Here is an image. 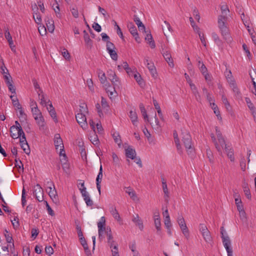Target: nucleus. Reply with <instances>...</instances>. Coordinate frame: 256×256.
I'll return each instance as SVG.
<instances>
[{
  "mask_svg": "<svg viewBox=\"0 0 256 256\" xmlns=\"http://www.w3.org/2000/svg\"><path fill=\"white\" fill-rule=\"evenodd\" d=\"M215 129L216 138L214 134H210V137L219 154L222 155V150L224 148L225 150L226 147H228V146L226 145L225 140L218 127L216 126Z\"/></svg>",
  "mask_w": 256,
  "mask_h": 256,
  "instance_id": "1",
  "label": "nucleus"
},
{
  "mask_svg": "<svg viewBox=\"0 0 256 256\" xmlns=\"http://www.w3.org/2000/svg\"><path fill=\"white\" fill-rule=\"evenodd\" d=\"M182 140L186 150L188 154H192L194 151L192 144V138L189 132L186 130H182Z\"/></svg>",
  "mask_w": 256,
  "mask_h": 256,
  "instance_id": "2",
  "label": "nucleus"
},
{
  "mask_svg": "<svg viewBox=\"0 0 256 256\" xmlns=\"http://www.w3.org/2000/svg\"><path fill=\"white\" fill-rule=\"evenodd\" d=\"M220 233L222 244L228 254V256H232V249L231 246V242L229 236L224 227L220 228Z\"/></svg>",
  "mask_w": 256,
  "mask_h": 256,
  "instance_id": "3",
  "label": "nucleus"
},
{
  "mask_svg": "<svg viewBox=\"0 0 256 256\" xmlns=\"http://www.w3.org/2000/svg\"><path fill=\"white\" fill-rule=\"evenodd\" d=\"M227 17L225 16H220L218 18V26L221 32V34L224 38H229V30L226 25Z\"/></svg>",
  "mask_w": 256,
  "mask_h": 256,
  "instance_id": "4",
  "label": "nucleus"
},
{
  "mask_svg": "<svg viewBox=\"0 0 256 256\" xmlns=\"http://www.w3.org/2000/svg\"><path fill=\"white\" fill-rule=\"evenodd\" d=\"M54 144L56 149L60 150V155L66 156L63 142L59 134H56L54 136Z\"/></svg>",
  "mask_w": 256,
  "mask_h": 256,
  "instance_id": "5",
  "label": "nucleus"
},
{
  "mask_svg": "<svg viewBox=\"0 0 256 256\" xmlns=\"http://www.w3.org/2000/svg\"><path fill=\"white\" fill-rule=\"evenodd\" d=\"M199 230L200 232L204 239L206 242H210L212 241V238L210 233L204 224H200Z\"/></svg>",
  "mask_w": 256,
  "mask_h": 256,
  "instance_id": "6",
  "label": "nucleus"
},
{
  "mask_svg": "<svg viewBox=\"0 0 256 256\" xmlns=\"http://www.w3.org/2000/svg\"><path fill=\"white\" fill-rule=\"evenodd\" d=\"M10 132L11 136L14 139L20 138L24 134L20 126H12L10 128Z\"/></svg>",
  "mask_w": 256,
  "mask_h": 256,
  "instance_id": "7",
  "label": "nucleus"
},
{
  "mask_svg": "<svg viewBox=\"0 0 256 256\" xmlns=\"http://www.w3.org/2000/svg\"><path fill=\"white\" fill-rule=\"evenodd\" d=\"M98 237L100 240L102 239L104 232L106 230V219L104 216L101 217L98 223Z\"/></svg>",
  "mask_w": 256,
  "mask_h": 256,
  "instance_id": "8",
  "label": "nucleus"
},
{
  "mask_svg": "<svg viewBox=\"0 0 256 256\" xmlns=\"http://www.w3.org/2000/svg\"><path fill=\"white\" fill-rule=\"evenodd\" d=\"M33 194L38 202H41L44 200L43 190L39 184H37L34 186Z\"/></svg>",
  "mask_w": 256,
  "mask_h": 256,
  "instance_id": "9",
  "label": "nucleus"
},
{
  "mask_svg": "<svg viewBox=\"0 0 256 256\" xmlns=\"http://www.w3.org/2000/svg\"><path fill=\"white\" fill-rule=\"evenodd\" d=\"M107 74L109 80L111 81L114 86L119 87L120 85V82L115 72L112 70H109L107 72Z\"/></svg>",
  "mask_w": 256,
  "mask_h": 256,
  "instance_id": "10",
  "label": "nucleus"
},
{
  "mask_svg": "<svg viewBox=\"0 0 256 256\" xmlns=\"http://www.w3.org/2000/svg\"><path fill=\"white\" fill-rule=\"evenodd\" d=\"M76 118L77 122L82 129L86 130L88 128L86 118L84 114L81 112L78 113L76 116Z\"/></svg>",
  "mask_w": 256,
  "mask_h": 256,
  "instance_id": "11",
  "label": "nucleus"
},
{
  "mask_svg": "<svg viewBox=\"0 0 256 256\" xmlns=\"http://www.w3.org/2000/svg\"><path fill=\"white\" fill-rule=\"evenodd\" d=\"M144 64H146L150 72L152 77H156L157 76L156 68L154 66V62L150 60L148 58H146L144 60Z\"/></svg>",
  "mask_w": 256,
  "mask_h": 256,
  "instance_id": "12",
  "label": "nucleus"
},
{
  "mask_svg": "<svg viewBox=\"0 0 256 256\" xmlns=\"http://www.w3.org/2000/svg\"><path fill=\"white\" fill-rule=\"evenodd\" d=\"M128 28L130 33L134 38L135 40L138 43L140 42V38L138 36V31L136 27L134 26L133 23L130 22L128 24Z\"/></svg>",
  "mask_w": 256,
  "mask_h": 256,
  "instance_id": "13",
  "label": "nucleus"
},
{
  "mask_svg": "<svg viewBox=\"0 0 256 256\" xmlns=\"http://www.w3.org/2000/svg\"><path fill=\"white\" fill-rule=\"evenodd\" d=\"M48 184L49 185L48 186V189L49 190L48 192L49 196L52 200H57V194L54 184L51 181L48 182Z\"/></svg>",
  "mask_w": 256,
  "mask_h": 256,
  "instance_id": "14",
  "label": "nucleus"
},
{
  "mask_svg": "<svg viewBox=\"0 0 256 256\" xmlns=\"http://www.w3.org/2000/svg\"><path fill=\"white\" fill-rule=\"evenodd\" d=\"M34 120H36L37 124L39 126L40 130L44 131L46 130V123L43 116L41 115L40 116H38V117L36 116V118H35Z\"/></svg>",
  "mask_w": 256,
  "mask_h": 256,
  "instance_id": "15",
  "label": "nucleus"
},
{
  "mask_svg": "<svg viewBox=\"0 0 256 256\" xmlns=\"http://www.w3.org/2000/svg\"><path fill=\"white\" fill-rule=\"evenodd\" d=\"M102 166L100 165L99 172L96 178V188L100 194V183L102 178Z\"/></svg>",
  "mask_w": 256,
  "mask_h": 256,
  "instance_id": "16",
  "label": "nucleus"
},
{
  "mask_svg": "<svg viewBox=\"0 0 256 256\" xmlns=\"http://www.w3.org/2000/svg\"><path fill=\"white\" fill-rule=\"evenodd\" d=\"M37 94L38 95V98L40 100V104L44 106H47V103L50 102V100L47 101V99L45 98V95L42 90L37 91Z\"/></svg>",
  "mask_w": 256,
  "mask_h": 256,
  "instance_id": "17",
  "label": "nucleus"
},
{
  "mask_svg": "<svg viewBox=\"0 0 256 256\" xmlns=\"http://www.w3.org/2000/svg\"><path fill=\"white\" fill-rule=\"evenodd\" d=\"M162 55L169 66L171 68L174 67V63L170 53L168 51H166L163 52Z\"/></svg>",
  "mask_w": 256,
  "mask_h": 256,
  "instance_id": "18",
  "label": "nucleus"
},
{
  "mask_svg": "<svg viewBox=\"0 0 256 256\" xmlns=\"http://www.w3.org/2000/svg\"><path fill=\"white\" fill-rule=\"evenodd\" d=\"M126 156L128 158L132 160H134L136 158V150L133 149L131 146H128L125 150Z\"/></svg>",
  "mask_w": 256,
  "mask_h": 256,
  "instance_id": "19",
  "label": "nucleus"
},
{
  "mask_svg": "<svg viewBox=\"0 0 256 256\" xmlns=\"http://www.w3.org/2000/svg\"><path fill=\"white\" fill-rule=\"evenodd\" d=\"M82 195L86 204V206H92L93 205V201L90 199L88 192L84 190V191L82 192Z\"/></svg>",
  "mask_w": 256,
  "mask_h": 256,
  "instance_id": "20",
  "label": "nucleus"
},
{
  "mask_svg": "<svg viewBox=\"0 0 256 256\" xmlns=\"http://www.w3.org/2000/svg\"><path fill=\"white\" fill-rule=\"evenodd\" d=\"M106 90L110 98L117 96V92L115 90V86L112 87L110 84H108V86L106 88Z\"/></svg>",
  "mask_w": 256,
  "mask_h": 256,
  "instance_id": "21",
  "label": "nucleus"
},
{
  "mask_svg": "<svg viewBox=\"0 0 256 256\" xmlns=\"http://www.w3.org/2000/svg\"><path fill=\"white\" fill-rule=\"evenodd\" d=\"M154 226L157 230V232H160L161 230V222L159 214L158 212L154 214Z\"/></svg>",
  "mask_w": 256,
  "mask_h": 256,
  "instance_id": "22",
  "label": "nucleus"
},
{
  "mask_svg": "<svg viewBox=\"0 0 256 256\" xmlns=\"http://www.w3.org/2000/svg\"><path fill=\"white\" fill-rule=\"evenodd\" d=\"M128 116H129L132 124L135 126H137L138 117V115H137L136 111L135 110H130L129 114H128Z\"/></svg>",
  "mask_w": 256,
  "mask_h": 256,
  "instance_id": "23",
  "label": "nucleus"
},
{
  "mask_svg": "<svg viewBox=\"0 0 256 256\" xmlns=\"http://www.w3.org/2000/svg\"><path fill=\"white\" fill-rule=\"evenodd\" d=\"M230 84V88L232 89L234 93V94L236 98H241V93L238 88L236 82H232Z\"/></svg>",
  "mask_w": 256,
  "mask_h": 256,
  "instance_id": "24",
  "label": "nucleus"
},
{
  "mask_svg": "<svg viewBox=\"0 0 256 256\" xmlns=\"http://www.w3.org/2000/svg\"><path fill=\"white\" fill-rule=\"evenodd\" d=\"M132 221L137 226L140 230H142L144 228L143 223L142 220L138 214L133 216Z\"/></svg>",
  "mask_w": 256,
  "mask_h": 256,
  "instance_id": "25",
  "label": "nucleus"
},
{
  "mask_svg": "<svg viewBox=\"0 0 256 256\" xmlns=\"http://www.w3.org/2000/svg\"><path fill=\"white\" fill-rule=\"evenodd\" d=\"M104 234H106L107 236L108 242L110 244V247L112 248V244H113L114 242L113 240L112 230L110 227H106V230L104 232Z\"/></svg>",
  "mask_w": 256,
  "mask_h": 256,
  "instance_id": "26",
  "label": "nucleus"
},
{
  "mask_svg": "<svg viewBox=\"0 0 256 256\" xmlns=\"http://www.w3.org/2000/svg\"><path fill=\"white\" fill-rule=\"evenodd\" d=\"M225 150L228 158H230V161L234 162L235 160V158L232 148L230 146H228V147H226Z\"/></svg>",
  "mask_w": 256,
  "mask_h": 256,
  "instance_id": "27",
  "label": "nucleus"
},
{
  "mask_svg": "<svg viewBox=\"0 0 256 256\" xmlns=\"http://www.w3.org/2000/svg\"><path fill=\"white\" fill-rule=\"evenodd\" d=\"M190 88H191V90H192L193 94L196 96V98L198 101L200 100V95L199 92H198V90H197V88L194 84L192 82L188 84Z\"/></svg>",
  "mask_w": 256,
  "mask_h": 256,
  "instance_id": "28",
  "label": "nucleus"
},
{
  "mask_svg": "<svg viewBox=\"0 0 256 256\" xmlns=\"http://www.w3.org/2000/svg\"><path fill=\"white\" fill-rule=\"evenodd\" d=\"M110 212L115 220L118 221H120V217L116 207L113 206L110 207Z\"/></svg>",
  "mask_w": 256,
  "mask_h": 256,
  "instance_id": "29",
  "label": "nucleus"
},
{
  "mask_svg": "<svg viewBox=\"0 0 256 256\" xmlns=\"http://www.w3.org/2000/svg\"><path fill=\"white\" fill-rule=\"evenodd\" d=\"M145 40L149 44L152 48L156 47L155 42L153 40L152 36L150 34H148L145 38Z\"/></svg>",
  "mask_w": 256,
  "mask_h": 256,
  "instance_id": "30",
  "label": "nucleus"
},
{
  "mask_svg": "<svg viewBox=\"0 0 256 256\" xmlns=\"http://www.w3.org/2000/svg\"><path fill=\"white\" fill-rule=\"evenodd\" d=\"M10 98L12 101V104L16 109H20V104L18 100L16 94H12L10 96Z\"/></svg>",
  "mask_w": 256,
  "mask_h": 256,
  "instance_id": "31",
  "label": "nucleus"
},
{
  "mask_svg": "<svg viewBox=\"0 0 256 256\" xmlns=\"http://www.w3.org/2000/svg\"><path fill=\"white\" fill-rule=\"evenodd\" d=\"M162 187L164 193V200L166 202H168L169 200V192L168 188L166 183L163 182V186H162Z\"/></svg>",
  "mask_w": 256,
  "mask_h": 256,
  "instance_id": "32",
  "label": "nucleus"
},
{
  "mask_svg": "<svg viewBox=\"0 0 256 256\" xmlns=\"http://www.w3.org/2000/svg\"><path fill=\"white\" fill-rule=\"evenodd\" d=\"M133 77L140 86L142 87L144 86V80L142 79L141 76L138 72H135L134 76Z\"/></svg>",
  "mask_w": 256,
  "mask_h": 256,
  "instance_id": "33",
  "label": "nucleus"
},
{
  "mask_svg": "<svg viewBox=\"0 0 256 256\" xmlns=\"http://www.w3.org/2000/svg\"><path fill=\"white\" fill-rule=\"evenodd\" d=\"M84 42H85L86 44L87 45V46L91 47L92 44V40L90 38V37L88 34V32H86V30H84Z\"/></svg>",
  "mask_w": 256,
  "mask_h": 256,
  "instance_id": "34",
  "label": "nucleus"
},
{
  "mask_svg": "<svg viewBox=\"0 0 256 256\" xmlns=\"http://www.w3.org/2000/svg\"><path fill=\"white\" fill-rule=\"evenodd\" d=\"M4 235L7 242L11 244L12 247H14V244L13 242V239L12 234H10L6 230H5Z\"/></svg>",
  "mask_w": 256,
  "mask_h": 256,
  "instance_id": "35",
  "label": "nucleus"
},
{
  "mask_svg": "<svg viewBox=\"0 0 256 256\" xmlns=\"http://www.w3.org/2000/svg\"><path fill=\"white\" fill-rule=\"evenodd\" d=\"M89 139L92 143L94 145H97L99 142L98 137L97 135L96 134L95 132L90 134Z\"/></svg>",
  "mask_w": 256,
  "mask_h": 256,
  "instance_id": "36",
  "label": "nucleus"
},
{
  "mask_svg": "<svg viewBox=\"0 0 256 256\" xmlns=\"http://www.w3.org/2000/svg\"><path fill=\"white\" fill-rule=\"evenodd\" d=\"M52 8H53V10H54V11L56 13V16L58 18H61L62 14L60 13V9L59 4H58L56 0V1L55 3L53 4Z\"/></svg>",
  "mask_w": 256,
  "mask_h": 256,
  "instance_id": "37",
  "label": "nucleus"
},
{
  "mask_svg": "<svg viewBox=\"0 0 256 256\" xmlns=\"http://www.w3.org/2000/svg\"><path fill=\"white\" fill-rule=\"evenodd\" d=\"M46 26L48 30L50 32H52L54 30V22L52 20H48L46 22Z\"/></svg>",
  "mask_w": 256,
  "mask_h": 256,
  "instance_id": "38",
  "label": "nucleus"
},
{
  "mask_svg": "<svg viewBox=\"0 0 256 256\" xmlns=\"http://www.w3.org/2000/svg\"><path fill=\"white\" fill-rule=\"evenodd\" d=\"M140 108L142 114L145 121L150 122L148 118V116L146 114V110L143 105V104H140Z\"/></svg>",
  "mask_w": 256,
  "mask_h": 256,
  "instance_id": "39",
  "label": "nucleus"
},
{
  "mask_svg": "<svg viewBox=\"0 0 256 256\" xmlns=\"http://www.w3.org/2000/svg\"><path fill=\"white\" fill-rule=\"evenodd\" d=\"M154 124L152 122H151L150 124L152 128H158L160 127V122L156 116V114L155 112H154Z\"/></svg>",
  "mask_w": 256,
  "mask_h": 256,
  "instance_id": "40",
  "label": "nucleus"
},
{
  "mask_svg": "<svg viewBox=\"0 0 256 256\" xmlns=\"http://www.w3.org/2000/svg\"><path fill=\"white\" fill-rule=\"evenodd\" d=\"M98 76L102 84H104L106 82V78L105 73L102 70H99Z\"/></svg>",
  "mask_w": 256,
  "mask_h": 256,
  "instance_id": "41",
  "label": "nucleus"
},
{
  "mask_svg": "<svg viewBox=\"0 0 256 256\" xmlns=\"http://www.w3.org/2000/svg\"><path fill=\"white\" fill-rule=\"evenodd\" d=\"M177 222L180 228L187 226L186 224L184 218L182 216H180L178 218Z\"/></svg>",
  "mask_w": 256,
  "mask_h": 256,
  "instance_id": "42",
  "label": "nucleus"
},
{
  "mask_svg": "<svg viewBox=\"0 0 256 256\" xmlns=\"http://www.w3.org/2000/svg\"><path fill=\"white\" fill-rule=\"evenodd\" d=\"M112 137L114 138V142L118 144L119 147L121 146L122 144V140H120V136L118 133V132H114L112 134Z\"/></svg>",
  "mask_w": 256,
  "mask_h": 256,
  "instance_id": "43",
  "label": "nucleus"
},
{
  "mask_svg": "<svg viewBox=\"0 0 256 256\" xmlns=\"http://www.w3.org/2000/svg\"><path fill=\"white\" fill-rule=\"evenodd\" d=\"M174 142L176 146V148L178 150H179L180 152H181V146H180V140L178 138V134L176 132H174Z\"/></svg>",
  "mask_w": 256,
  "mask_h": 256,
  "instance_id": "44",
  "label": "nucleus"
},
{
  "mask_svg": "<svg viewBox=\"0 0 256 256\" xmlns=\"http://www.w3.org/2000/svg\"><path fill=\"white\" fill-rule=\"evenodd\" d=\"M243 188H244V194H245L246 196V198L248 199H250L251 194H250V190H249V188L248 187V185L247 184H244Z\"/></svg>",
  "mask_w": 256,
  "mask_h": 256,
  "instance_id": "45",
  "label": "nucleus"
},
{
  "mask_svg": "<svg viewBox=\"0 0 256 256\" xmlns=\"http://www.w3.org/2000/svg\"><path fill=\"white\" fill-rule=\"evenodd\" d=\"M31 110L34 118H35L36 116L38 117V116L42 115V112L38 108H32Z\"/></svg>",
  "mask_w": 256,
  "mask_h": 256,
  "instance_id": "46",
  "label": "nucleus"
},
{
  "mask_svg": "<svg viewBox=\"0 0 256 256\" xmlns=\"http://www.w3.org/2000/svg\"><path fill=\"white\" fill-rule=\"evenodd\" d=\"M112 162L114 164L117 166L119 165L120 162V158L118 157L115 152H112Z\"/></svg>",
  "mask_w": 256,
  "mask_h": 256,
  "instance_id": "47",
  "label": "nucleus"
},
{
  "mask_svg": "<svg viewBox=\"0 0 256 256\" xmlns=\"http://www.w3.org/2000/svg\"><path fill=\"white\" fill-rule=\"evenodd\" d=\"M226 78L229 84L235 82L234 80L232 78V72L230 70L226 72Z\"/></svg>",
  "mask_w": 256,
  "mask_h": 256,
  "instance_id": "48",
  "label": "nucleus"
},
{
  "mask_svg": "<svg viewBox=\"0 0 256 256\" xmlns=\"http://www.w3.org/2000/svg\"><path fill=\"white\" fill-rule=\"evenodd\" d=\"M43 201H44V203L46 205L48 214L52 216H54V213L53 210H52V208H50V206L48 204L47 201H46V200H43Z\"/></svg>",
  "mask_w": 256,
  "mask_h": 256,
  "instance_id": "49",
  "label": "nucleus"
},
{
  "mask_svg": "<svg viewBox=\"0 0 256 256\" xmlns=\"http://www.w3.org/2000/svg\"><path fill=\"white\" fill-rule=\"evenodd\" d=\"M80 240L81 244L84 247L85 252H88L89 250L88 247L84 238H81L80 239Z\"/></svg>",
  "mask_w": 256,
  "mask_h": 256,
  "instance_id": "50",
  "label": "nucleus"
},
{
  "mask_svg": "<svg viewBox=\"0 0 256 256\" xmlns=\"http://www.w3.org/2000/svg\"><path fill=\"white\" fill-rule=\"evenodd\" d=\"M112 256H120L118 254V248L116 245H114L112 244Z\"/></svg>",
  "mask_w": 256,
  "mask_h": 256,
  "instance_id": "51",
  "label": "nucleus"
},
{
  "mask_svg": "<svg viewBox=\"0 0 256 256\" xmlns=\"http://www.w3.org/2000/svg\"><path fill=\"white\" fill-rule=\"evenodd\" d=\"M190 24L192 28H194V30L198 32H200V28H199L196 24L193 18L192 17L190 18Z\"/></svg>",
  "mask_w": 256,
  "mask_h": 256,
  "instance_id": "52",
  "label": "nucleus"
},
{
  "mask_svg": "<svg viewBox=\"0 0 256 256\" xmlns=\"http://www.w3.org/2000/svg\"><path fill=\"white\" fill-rule=\"evenodd\" d=\"M108 54H110L111 58L113 60H117V59H118V54H117V53L114 50L108 51Z\"/></svg>",
  "mask_w": 256,
  "mask_h": 256,
  "instance_id": "53",
  "label": "nucleus"
},
{
  "mask_svg": "<svg viewBox=\"0 0 256 256\" xmlns=\"http://www.w3.org/2000/svg\"><path fill=\"white\" fill-rule=\"evenodd\" d=\"M180 229H181V230L182 231V234L184 236L185 238L187 240H188L189 238H190V232H189V230H188V227L186 226L185 228H182Z\"/></svg>",
  "mask_w": 256,
  "mask_h": 256,
  "instance_id": "54",
  "label": "nucleus"
},
{
  "mask_svg": "<svg viewBox=\"0 0 256 256\" xmlns=\"http://www.w3.org/2000/svg\"><path fill=\"white\" fill-rule=\"evenodd\" d=\"M62 54L66 60H69L70 58V54L66 48H64L62 52Z\"/></svg>",
  "mask_w": 256,
  "mask_h": 256,
  "instance_id": "55",
  "label": "nucleus"
},
{
  "mask_svg": "<svg viewBox=\"0 0 256 256\" xmlns=\"http://www.w3.org/2000/svg\"><path fill=\"white\" fill-rule=\"evenodd\" d=\"M245 100L248 108L250 110H254V107L253 104L250 98H246Z\"/></svg>",
  "mask_w": 256,
  "mask_h": 256,
  "instance_id": "56",
  "label": "nucleus"
},
{
  "mask_svg": "<svg viewBox=\"0 0 256 256\" xmlns=\"http://www.w3.org/2000/svg\"><path fill=\"white\" fill-rule=\"evenodd\" d=\"M70 10L72 12V16L74 18H78L79 16V13L77 8L73 7L70 8Z\"/></svg>",
  "mask_w": 256,
  "mask_h": 256,
  "instance_id": "57",
  "label": "nucleus"
},
{
  "mask_svg": "<svg viewBox=\"0 0 256 256\" xmlns=\"http://www.w3.org/2000/svg\"><path fill=\"white\" fill-rule=\"evenodd\" d=\"M221 10H222V16H226V15L227 14V12H229V10L228 8V6L224 4L221 6Z\"/></svg>",
  "mask_w": 256,
  "mask_h": 256,
  "instance_id": "58",
  "label": "nucleus"
},
{
  "mask_svg": "<svg viewBox=\"0 0 256 256\" xmlns=\"http://www.w3.org/2000/svg\"><path fill=\"white\" fill-rule=\"evenodd\" d=\"M222 102L224 104L227 110H228L229 108H230V103L228 102V101L227 98L225 96H222Z\"/></svg>",
  "mask_w": 256,
  "mask_h": 256,
  "instance_id": "59",
  "label": "nucleus"
},
{
  "mask_svg": "<svg viewBox=\"0 0 256 256\" xmlns=\"http://www.w3.org/2000/svg\"><path fill=\"white\" fill-rule=\"evenodd\" d=\"M16 162V166L20 169H22V172L24 170V166L22 162L19 160V158L15 159Z\"/></svg>",
  "mask_w": 256,
  "mask_h": 256,
  "instance_id": "60",
  "label": "nucleus"
},
{
  "mask_svg": "<svg viewBox=\"0 0 256 256\" xmlns=\"http://www.w3.org/2000/svg\"><path fill=\"white\" fill-rule=\"evenodd\" d=\"M86 84L88 85V86L89 88V90L94 92V86H93V82H92V79H88L87 80H86Z\"/></svg>",
  "mask_w": 256,
  "mask_h": 256,
  "instance_id": "61",
  "label": "nucleus"
},
{
  "mask_svg": "<svg viewBox=\"0 0 256 256\" xmlns=\"http://www.w3.org/2000/svg\"><path fill=\"white\" fill-rule=\"evenodd\" d=\"M33 17L36 24H40L41 23L42 18L40 14L36 13L34 14Z\"/></svg>",
  "mask_w": 256,
  "mask_h": 256,
  "instance_id": "62",
  "label": "nucleus"
},
{
  "mask_svg": "<svg viewBox=\"0 0 256 256\" xmlns=\"http://www.w3.org/2000/svg\"><path fill=\"white\" fill-rule=\"evenodd\" d=\"M9 90L13 94H16V88L12 84V82H8V84H7Z\"/></svg>",
  "mask_w": 256,
  "mask_h": 256,
  "instance_id": "63",
  "label": "nucleus"
},
{
  "mask_svg": "<svg viewBox=\"0 0 256 256\" xmlns=\"http://www.w3.org/2000/svg\"><path fill=\"white\" fill-rule=\"evenodd\" d=\"M38 30L41 36L45 35L46 32V28L44 26H40L38 28Z\"/></svg>",
  "mask_w": 256,
  "mask_h": 256,
  "instance_id": "64",
  "label": "nucleus"
}]
</instances>
